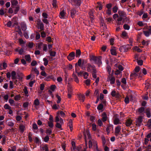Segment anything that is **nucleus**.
<instances>
[{
	"label": "nucleus",
	"instance_id": "1",
	"mask_svg": "<svg viewBox=\"0 0 151 151\" xmlns=\"http://www.w3.org/2000/svg\"><path fill=\"white\" fill-rule=\"evenodd\" d=\"M91 59L95 62V63L98 65V67H100L102 64L101 61L102 57L101 56H95L92 55L90 56Z\"/></svg>",
	"mask_w": 151,
	"mask_h": 151
},
{
	"label": "nucleus",
	"instance_id": "2",
	"mask_svg": "<svg viewBox=\"0 0 151 151\" xmlns=\"http://www.w3.org/2000/svg\"><path fill=\"white\" fill-rule=\"evenodd\" d=\"M75 57V53L74 52H72L69 53L67 56V58L69 61H71L74 59Z\"/></svg>",
	"mask_w": 151,
	"mask_h": 151
},
{
	"label": "nucleus",
	"instance_id": "3",
	"mask_svg": "<svg viewBox=\"0 0 151 151\" xmlns=\"http://www.w3.org/2000/svg\"><path fill=\"white\" fill-rule=\"evenodd\" d=\"M78 12L74 8L71 9L70 10V16L72 19H74L76 16V14Z\"/></svg>",
	"mask_w": 151,
	"mask_h": 151
},
{
	"label": "nucleus",
	"instance_id": "4",
	"mask_svg": "<svg viewBox=\"0 0 151 151\" xmlns=\"http://www.w3.org/2000/svg\"><path fill=\"white\" fill-rule=\"evenodd\" d=\"M142 121V116H139L136 121V125L138 126L139 127L140 126Z\"/></svg>",
	"mask_w": 151,
	"mask_h": 151
},
{
	"label": "nucleus",
	"instance_id": "5",
	"mask_svg": "<svg viewBox=\"0 0 151 151\" xmlns=\"http://www.w3.org/2000/svg\"><path fill=\"white\" fill-rule=\"evenodd\" d=\"M111 77L109 76L107 79V81H110V83L111 84H114V83L115 81V78L114 77L112 76H111Z\"/></svg>",
	"mask_w": 151,
	"mask_h": 151
},
{
	"label": "nucleus",
	"instance_id": "6",
	"mask_svg": "<svg viewBox=\"0 0 151 151\" xmlns=\"http://www.w3.org/2000/svg\"><path fill=\"white\" fill-rule=\"evenodd\" d=\"M66 12L63 9L60 12L59 14V17L61 19H65V16Z\"/></svg>",
	"mask_w": 151,
	"mask_h": 151
},
{
	"label": "nucleus",
	"instance_id": "7",
	"mask_svg": "<svg viewBox=\"0 0 151 151\" xmlns=\"http://www.w3.org/2000/svg\"><path fill=\"white\" fill-rule=\"evenodd\" d=\"M133 122V120L131 119H129L126 121L125 124L127 127H129L131 125Z\"/></svg>",
	"mask_w": 151,
	"mask_h": 151
},
{
	"label": "nucleus",
	"instance_id": "8",
	"mask_svg": "<svg viewBox=\"0 0 151 151\" xmlns=\"http://www.w3.org/2000/svg\"><path fill=\"white\" fill-rule=\"evenodd\" d=\"M139 113V114H143V113L145 112V108L143 107H141L138 108L137 109Z\"/></svg>",
	"mask_w": 151,
	"mask_h": 151
},
{
	"label": "nucleus",
	"instance_id": "9",
	"mask_svg": "<svg viewBox=\"0 0 151 151\" xmlns=\"http://www.w3.org/2000/svg\"><path fill=\"white\" fill-rule=\"evenodd\" d=\"M70 1L73 3H74L76 4L75 5L78 6H79L81 3V2L78 1V0H70Z\"/></svg>",
	"mask_w": 151,
	"mask_h": 151
},
{
	"label": "nucleus",
	"instance_id": "10",
	"mask_svg": "<svg viewBox=\"0 0 151 151\" xmlns=\"http://www.w3.org/2000/svg\"><path fill=\"white\" fill-rule=\"evenodd\" d=\"M145 112L146 113V115L148 118L150 117L151 115L150 109L149 108H147L146 110V111H145Z\"/></svg>",
	"mask_w": 151,
	"mask_h": 151
},
{
	"label": "nucleus",
	"instance_id": "11",
	"mask_svg": "<svg viewBox=\"0 0 151 151\" xmlns=\"http://www.w3.org/2000/svg\"><path fill=\"white\" fill-rule=\"evenodd\" d=\"M89 66L90 67L92 73H95L96 72H97V70L96 68V67L94 65H92L90 64H89Z\"/></svg>",
	"mask_w": 151,
	"mask_h": 151
},
{
	"label": "nucleus",
	"instance_id": "12",
	"mask_svg": "<svg viewBox=\"0 0 151 151\" xmlns=\"http://www.w3.org/2000/svg\"><path fill=\"white\" fill-rule=\"evenodd\" d=\"M118 13L120 17H126V14L124 12L122 11H119Z\"/></svg>",
	"mask_w": 151,
	"mask_h": 151
},
{
	"label": "nucleus",
	"instance_id": "13",
	"mask_svg": "<svg viewBox=\"0 0 151 151\" xmlns=\"http://www.w3.org/2000/svg\"><path fill=\"white\" fill-rule=\"evenodd\" d=\"M121 126L119 125L116 127L115 128V133L118 134L120 132L121 130Z\"/></svg>",
	"mask_w": 151,
	"mask_h": 151
},
{
	"label": "nucleus",
	"instance_id": "14",
	"mask_svg": "<svg viewBox=\"0 0 151 151\" xmlns=\"http://www.w3.org/2000/svg\"><path fill=\"white\" fill-rule=\"evenodd\" d=\"M44 44L42 42H40L36 44V47L37 49L40 50L41 49L42 46Z\"/></svg>",
	"mask_w": 151,
	"mask_h": 151
},
{
	"label": "nucleus",
	"instance_id": "15",
	"mask_svg": "<svg viewBox=\"0 0 151 151\" xmlns=\"http://www.w3.org/2000/svg\"><path fill=\"white\" fill-rule=\"evenodd\" d=\"M114 124L115 125H117L118 124H121V122H120V120L119 118L116 117L114 121Z\"/></svg>",
	"mask_w": 151,
	"mask_h": 151
},
{
	"label": "nucleus",
	"instance_id": "16",
	"mask_svg": "<svg viewBox=\"0 0 151 151\" xmlns=\"http://www.w3.org/2000/svg\"><path fill=\"white\" fill-rule=\"evenodd\" d=\"M21 27L23 31H25L27 29L26 24L24 22L22 23L21 24Z\"/></svg>",
	"mask_w": 151,
	"mask_h": 151
},
{
	"label": "nucleus",
	"instance_id": "17",
	"mask_svg": "<svg viewBox=\"0 0 151 151\" xmlns=\"http://www.w3.org/2000/svg\"><path fill=\"white\" fill-rule=\"evenodd\" d=\"M102 120L103 122H105L106 121L107 116L106 113L105 112H103L102 114Z\"/></svg>",
	"mask_w": 151,
	"mask_h": 151
},
{
	"label": "nucleus",
	"instance_id": "18",
	"mask_svg": "<svg viewBox=\"0 0 151 151\" xmlns=\"http://www.w3.org/2000/svg\"><path fill=\"white\" fill-rule=\"evenodd\" d=\"M12 78L13 80L16 79L17 78L16 73L14 71H13L11 73Z\"/></svg>",
	"mask_w": 151,
	"mask_h": 151
},
{
	"label": "nucleus",
	"instance_id": "19",
	"mask_svg": "<svg viewBox=\"0 0 151 151\" xmlns=\"http://www.w3.org/2000/svg\"><path fill=\"white\" fill-rule=\"evenodd\" d=\"M81 63H82V59H80L78 60L77 63H76L75 64V68H77L78 67L77 65L81 67Z\"/></svg>",
	"mask_w": 151,
	"mask_h": 151
},
{
	"label": "nucleus",
	"instance_id": "20",
	"mask_svg": "<svg viewBox=\"0 0 151 151\" xmlns=\"http://www.w3.org/2000/svg\"><path fill=\"white\" fill-rule=\"evenodd\" d=\"M78 97L79 99L81 100L82 102H83L84 101L85 97L84 95L81 94H79L78 95Z\"/></svg>",
	"mask_w": 151,
	"mask_h": 151
},
{
	"label": "nucleus",
	"instance_id": "21",
	"mask_svg": "<svg viewBox=\"0 0 151 151\" xmlns=\"http://www.w3.org/2000/svg\"><path fill=\"white\" fill-rule=\"evenodd\" d=\"M25 58L26 60L29 63H30L31 61V58L30 55H26L25 56Z\"/></svg>",
	"mask_w": 151,
	"mask_h": 151
},
{
	"label": "nucleus",
	"instance_id": "22",
	"mask_svg": "<svg viewBox=\"0 0 151 151\" xmlns=\"http://www.w3.org/2000/svg\"><path fill=\"white\" fill-rule=\"evenodd\" d=\"M81 55V51L80 50H76V57L78 58Z\"/></svg>",
	"mask_w": 151,
	"mask_h": 151
},
{
	"label": "nucleus",
	"instance_id": "23",
	"mask_svg": "<svg viewBox=\"0 0 151 151\" xmlns=\"http://www.w3.org/2000/svg\"><path fill=\"white\" fill-rule=\"evenodd\" d=\"M11 2L12 5L13 6H17L18 4V2L17 0H11Z\"/></svg>",
	"mask_w": 151,
	"mask_h": 151
},
{
	"label": "nucleus",
	"instance_id": "24",
	"mask_svg": "<svg viewBox=\"0 0 151 151\" xmlns=\"http://www.w3.org/2000/svg\"><path fill=\"white\" fill-rule=\"evenodd\" d=\"M17 29L18 30L17 31V32H18L19 35H20L21 36H22V33L19 26L18 25L17 26Z\"/></svg>",
	"mask_w": 151,
	"mask_h": 151
},
{
	"label": "nucleus",
	"instance_id": "25",
	"mask_svg": "<svg viewBox=\"0 0 151 151\" xmlns=\"http://www.w3.org/2000/svg\"><path fill=\"white\" fill-rule=\"evenodd\" d=\"M40 101L38 99H36L34 102V104L36 106H37L40 104Z\"/></svg>",
	"mask_w": 151,
	"mask_h": 151
},
{
	"label": "nucleus",
	"instance_id": "26",
	"mask_svg": "<svg viewBox=\"0 0 151 151\" xmlns=\"http://www.w3.org/2000/svg\"><path fill=\"white\" fill-rule=\"evenodd\" d=\"M124 50L125 51V52H127L130 48V45L129 44L124 45Z\"/></svg>",
	"mask_w": 151,
	"mask_h": 151
},
{
	"label": "nucleus",
	"instance_id": "27",
	"mask_svg": "<svg viewBox=\"0 0 151 151\" xmlns=\"http://www.w3.org/2000/svg\"><path fill=\"white\" fill-rule=\"evenodd\" d=\"M103 108L104 105L102 104H100L97 107V109L99 110H101Z\"/></svg>",
	"mask_w": 151,
	"mask_h": 151
},
{
	"label": "nucleus",
	"instance_id": "28",
	"mask_svg": "<svg viewBox=\"0 0 151 151\" xmlns=\"http://www.w3.org/2000/svg\"><path fill=\"white\" fill-rule=\"evenodd\" d=\"M25 127L23 125H21L19 126V129L22 133H23Z\"/></svg>",
	"mask_w": 151,
	"mask_h": 151
},
{
	"label": "nucleus",
	"instance_id": "29",
	"mask_svg": "<svg viewBox=\"0 0 151 151\" xmlns=\"http://www.w3.org/2000/svg\"><path fill=\"white\" fill-rule=\"evenodd\" d=\"M111 53L112 55H116L117 53L116 50L114 49H111L110 50Z\"/></svg>",
	"mask_w": 151,
	"mask_h": 151
},
{
	"label": "nucleus",
	"instance_id": "30",
	"mask_svg": "<svg viewBox=\"0 0 151 151\" xmlns=\"http://www.w3.org/2000/svg\"><path fill=\"white\" fill-rule=\"evenodd\" d=\"M73 76L74 78L75 81L77 83H78L79 82V80L76 76L75 74H74V73H73Z\"/></svg>",
	"mask_w": 151,
	"mask_h": 151
},
{
	"label": "nucleus",
	"instance_id": "31",
	"mask_svg": "<svg viewBox=\"0 0 151 151\" xmlns=\"http://www.w3.org/2000/svg\"><path fill=\"white\" fill-rule=\"evenodd\" d=\"M106 69L107 72L110 75V73L111 72V68L110 66L109 65H108L106 67Z\"/></svg>",
	"mask_w": 151,
	"mask_h": 151
},
{
	"label": "nucleus",
	"instance_id": "32",
	"mask_svg": "<svg viewBox=\"0 0 151 151\" xmlns=\"http://www.w3.org/2000/svg\"><path fill=\"white\" fill-rule=\"evenodd\" d=\"M86 63V61L83 59H82V63H81V68L82 69H83L84 68L83 67V66Z\"/></svg>",
	"mask_w": 151,
	"mask_h": 151
},
{
	"label": "nucleus",
	"instance_id": "33",
	"mask_svg": "<svg viewBox=\"0 0 151 151\" xmlns=\"http://www.w3.org/2000/svg\"><path fill=\"white\" fill-rule=\"evenodd\" d=\"M42 149L45 151H49L48 145L47 144H45L44 147H42Z\"/></svg>",
	"mask_w": 151,
	"mask_h": 151
},
{
	"label": "nucleus",
	"instance_id": "34",
	"mask_svg": "<svg viewBox=\"0 0 151 151\" xmlns=\"http://www.w3.org/2000/svg\"><path fill=\"white\" fill-rule=\"evenodd\" d=\"M143 33L147 37H149L150 34L149 33V32L147 31H143Z\"/></svg>",
	"mask_w": 151,
	"mask_h": 151
},
{
	"label": "nucleus",
	"instance_id": "35",
	"mask_svg": "<svg viewBox=\"0 0 151 151\" xmlns=\"http://www.w3.org/2000/svg\"><path fill=\"white\" fill-rule=\"evenodd\" d=\"M76 72L78 73V76H82L83 74V71H81L80 72H77V68L75 69Z\"/></svg>",
	"mask_w": 151,
	"mask_h": 151
},
{
	"label": "nucleus",
	"instance_id": "36",
	"mask_svg": "<svg viewBox=\"0 0 151 151\" xmlns=\"http://www.w3.org/2000/svg\"><path fill=\"white\" fill-rule=\"evenodd\" d=\"M43 60L44 61V65L45 66L47 65L48 63V61L47 60V59L45 58H44L43 59Z\"/></svg>",
	"mask_w": 151,
	"mask_h": 151
},
{
	"label": "nucleus",
	"instance_id": "37",
	"mask_svg": "<svg viewBox=\"0 0 151 151\" xmlns=\"http://www.w3.org/2000/svg\"><path fill=\"white\" fill-rule=\"evenodd\" d=\"M43 50L45 52L47 51V45L46 44H44L43 45Z\"/></svg>",
	"mask_w": 151,
	"mask_h": 151
},
{
	"label": "nucleus",
	"instance_id": "38",
	"mask_svg": "<svg viewBox=\"0 0 151 151\" xmlns=\"http://www.w3.org/2000/svg\"><path fill=\"white\" fill-rule=\"evenodd\" d=\"M123 28L125 30H129L130 28V26L127 24H125L123 25Z\"/></svg>",
	"mask_w": 151,
	"mask_h": 151
},
{
	"label": "nucleus",
	"instance_id": "39",
	"mask_svg": "<svg viewBox=\"0 0 151 151\" xmlns=\"http://www.w3.org/2000/svg\"><path fill=\"white\" fill-rule=\"evenodd\" d=\"M137 62L139 65H142L143 64V61L142 60H138V59H137Z\"/></svg>",
	"mask_w": 151,
	"mask_h": 151
},
{
	"label": "nucleus",
	"instance_id": "40",
	"mask_svg": "<svg viewBox=\"0 0 151 151\" xmlns=\"http://www.w3.org/2000/svg\"><path fill=\"white\" fill-rule=\"evenodd\" d=\"M55 96L58 99L57 101V103L58 104H59L61 100V98L57 94Z\"/></svg>",
	"mask_w": 151,
	"mask_h": 151
},
{
	"label": "nucleus",
	"instance_id": "41",
	"mask_svg": "<svg viewBox=\"0 0 151 151\" xmlns=\"http://www.w3.org/2000/svg\"><path fill=\"white\" fill-rule=\"evenodd\" d=\"M101 139L102 141L103 145V146H104L106 144V140L105 139V138L104 136L102 137Z\"/></svg>",
	"mask_w": 151,
	"mask_h": 151
},
{
	"label": "nucleus",
	"instance_id": "42",
	"mask_svg": "<svg viewBox=\"0 0 151 151\" xmlns=\"http://www.w3.org/2000/svg\"><path fill=\"white\" fill-rule=\"evenodd\" d=\"M20 9V8L19 6H17L15 7V9L14 10V13L15 14H16L18 12L19 10Z\"/></svg>",
	"mask_w": 151,
	"mask_h": 151
},
{
	"label": "nucleus",
	"instance_id": "43",
	"mask_svg": "<svg viewBox=\"0 0 151 151\" xmlns=\"http://www.w3.org/2000/svg\"><path fill=\"white\" fill-rule=\"evenodd\" d=\"M147 125V126L150 129L151 128V119H149Z\"/></svg>",
	"mask_w": 151,
	"mask_h": 151
},
{
	"label": "nucleus",
	"instance_id": "44",
	"mask_svg": "<svg viewBox=\"0 0 151 151\" xmlns=\"http://www.w3.org/2000/svg\"><path fill=\"white\" fill-rule=\"evenodd\" d=\"M124 101L126 104H128L129 103V98L128 96L126 97L124 100Z\"/></svg>",
	"mask_w": 151,
	"mask_h": 151
},
{
	"label": "nucleus",
	"instance_id": "45",
	"mask_svg": "<svg viewBox=\"0 0 151 151\" xmlns=\"http://www.w3.org/2000/svg\"><path fill=\"white\" fill-rule=\"evenodd\" d=\"M53 122L49 121L48 122V124L50 128H52L53 127L54 125L53 123Z\"/></svg>",
	"mask_w": 151,
	"mask_h": 151
},
{
	"label": "nucleus",
	"instance_id": "46",
	"mask_svg": "<svg viewBox=\"0 0 151 151\" xmlns=\"http://www.w3.org/2000/svg\"><path fill=\"white\" fill-rule=\"evenodd\" d=\"M20 99V95H17L14 97V99L16 101L19 100Z\"/></svg>",
	"mask_w": 151,
	"mask_h": 151
},
{
	"label": "nucleus",
	"instance_id": "47",
	"mask_svg": "<svg viewBox=\"0 0 151 151\" xmlns=\"http://www.w3.org/2000/svg\"><path fill=\"white\" fill-rule=\"evenodd\" d=\"M142 43L143 45H148L149 44L148 41H146L144 40H143L142 42Z\"/></svg>",
	"mask_w": 151,
	"mask_h": 151
},
{
	"label": "nucleus",
	"instance_id": "48",
	"mask_svg": "<svg viewBox=\"0 0 151 151\" xmlns=\"http://www.w3.org/2000/svg\"><path fill=\"white\" fill-rule=\"evenodd\" d=\"M32 70L35 72V73H36L37 75H38L39 74V71L36 68H35L33 69V68H32Z\"/></svg>",
	"mask_w": 151,
	"mask_h": 151
},
{
	"label": "nucleus",
	"instance_id": "49",
	"mask_svg": "<svg viewBox=\"0 0 151 151\" xmlns=\"http://www.w3.org/2000/svg\"><path fill=\"white\" fill-rule=\"evenodd\" d=\"M44 24L43 23L41 22L40 24V27L38 28V29H40L41 30H44Z\"/></svg>",
	"mask_w": 151,
	"mask_h": 151
},
{
	"label": "nucleus",
	"instance_id": "50",
	"mask_svg": "<svg viewBox=\"0 0 151 151\" xmlns=\"http://www.w3.org/2000/svg\"><path fill=\"white\" fill-rule=\"evenodd\" d=\"M138 76V74H137L136 73H131L130 74V76L131 77H132L134 78H135L137 77Z\"/></svg>",
	"mask_w": 151,
	"mask_h": 151
},
{
	"label": "nucleus",
	"instance_id": "51",
	"mask_svg": "<svg viewBox=\"0 0 151 151\" xmlns=\"http://www.w3.org/2000/svg\"><path fill=\"white\" fill-rule=\"evenodd\" d=\"M49 139V137L48 135L46 136L44 138V141L45 142H47Z\"/></svg>",
	"mask_w": 151,
	"mask_h": 151
},
{
	"label": "nucleus",
	"instance_id": "52",
	"mask_svg": "<svg viewBox=\"0 0 151 151\" xmlns=\"http://www.w3.org/2000/svg\"><path fill=\"white\" fill-rule=\"evenodd\" d=\"M71 144L73 150H75L76 148V144L75 142L73 141H72L71 142Z\"/></svg>",
	"mask_w": 151,
	"mask_h": 151
},
{
	"label": "nucleus",
	"instance_id": "53",
	"mask_svg": "<svg viewBox=\"0 0 151 151\" xmlns=\"http://www.w3.org/2000/svg\"><path fill=\"white\" fill-rule=\"evenodd\" d=\"M51 78H52V75H50L46 77L45 78V80L46 81H49L50 80V79H51Z\"/></svg>",
	"mask_w": 151,
	"mask_h": 151
},
{
	"label": "nucleus",
	"instance_id": "54",
	"mask_svg": "<svg viewBox=\"0 0 151 151\" xmlns=\"http://www.w3.org/2000/svg\"><path fill=\"white\" fill-rule=\"evenodd\" d=\"M118 9V7L116 6H114L112 9V11L114 13H116L117 12Z\"/></svg>",
	"mask_w": 151,
	"mask_h": 151
},
{
	"label": "nucleus",
	"instance_id": "55",
	"mask_svg": "<svg viewBox=\"0 0 151 151\" xmlns=\"http://www.w3.org/2000/svg\"><path fill=\"white\" fill-rule=\"evenodd\" d=\"M60 112V114L61 116L63 117H64L65 116V114L62 111H58V113H59V112Z\"/></svg>",
	"mask_w": 151,
	"mask_h": 151
},
{
	"label": "nucleus",
	"instance_id": "56",
	"mask_svg": "<svg viewBox=\"0 0 151 151\" xmlns=\"http://www.w3.org/2000/svg\"><path fill=\"white\" fill-rule=\"evenodd\" d=\"M4 108L5 109H11V107H10L9 105H8L7 104H6L4 106Z\"/></svg>",
	"mask_w": 151,
	"mask_h": 151
},
{
	"label": "nucleus",
	"instance_id": "57",
	"mask_svg": "<svg viewBox=\"0 0 151 151\" xmlns=\"http://www.w3.org/2000/svg\"><path fill=\"white\" fill-rule=\"evenodd\" d=\"M92 128L93 131H95L96 130V126L95 124L93 123L92 124Z\"/></svg>",
	"mask_w": 151,
	"mask_h": 151
},
{
	"label": "nucleus",
	"instance_id": "58",
	"mask_svg": "<svg viewBox=\"0 0 151 151\" xmlns=\"http://www.w3.org/2000/svg\"><path fill=\"white\" fill-rule=\"evenodd\" d=\"M56 88V86L55 85H51L50 86V89L52 91H54L55 89Z\"/></svg>",
	"mask_w": 151,
	"mask_h": 151
},
{
	"label": "nucleus",
	"instance_id": "59",
	"mask_svg": "<svg viewBox=\"0 0 151 151\" xmlns=\"http://www.w3.org/2000/svg\"><path fill=\"white\" fill-rule=\"evenodd\" d=\"M50 55L52 57H54L56 55V52L54 51H50Z\"/></svg>",
	"mask_w": 151,
	"mask_h": 151
},
{
	"label": "nucleus",
	"instance_id": "60",
	"mask_svg": "<svg viewBox=\"0 0 151 151\" xmlns=\"http://www.w3.org/2000/svg\"><path fill=\"white\" fill-rule=\"evenodd\" d=\"M8 125L11 127H13L14 125V123L10 121L7 123Z\"/></svg>",
	"mask_w": 151,
	"mask_h": 151
},
{
	"label": "nucleus",
	"instance_id": "61",
	"mask_svg": "<svg viewBox=\"0 0 151 151\" xmlns=\"http://www.w3.org/2000/svg\"><path fill=\"white\" fill-rule=\"evenodd\" d=\"M57 0H52V5L53 7H56Z\"/></svg>",
	"mask_w": 151,
	"mask_h": 151
},
{
	"label": "nucleus",
	"instance_id": "62",
	"mask_svg": "<svg viewBox=\"0 0 151 151\" xmlns=\"http://www.w3.org/2000/svg\"><path fill=\"white\" fill-rule=\"evenodd\" d=\"M91 80L89 79H87L85 81V83L87 86H89L90 84Z\"/></svg>",
	"mask_w": 151,
	"mask_h": 151
},
{
	"label": "nucleus",
	"instance_id": "63",
	"mask_svg": "<svg viewBox=\"0 0 151 151\" xmlns=\"http://www.w3.org/2000/svg\"><path fill=\"white\" fill-rule=\"evenodd\" d=\"M83 76L84 78L87 79L88 78V73L86 72H85L83 73Z\"/></svg>",
	"mask_w": 151,
	"mask_h": 151
},
{
	"label": "nucleus",
	"instance_id": "64",
	"mask_svg": "<svg viewBox=\"0 0 151 151\" xmlns=\"http://www.w3.org/2000/svg\"><path fill=\"white\" fill-rule=\"evenodd\" d=\"M24 52V50L23 48H21L20 50H19V53L20 55L23 54V53Z\"/></svg>",
	"mask_w": 151,
	"mask_h": 151
}]
</instances>
